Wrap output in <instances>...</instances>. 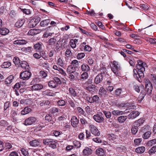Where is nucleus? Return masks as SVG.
Listing matches in <instances>:
<instances>
[{"instance_id":"7c9ffc66","label":"nucleus","mask_w":156,"mask_h":156,"mask_svg":"<svg viewBox=\"0 0 156 156\" xmlns=\"http://www.w3.org/2000/svg\"><path fill=\"white\" fill-rule=\"evenodd\" d=\"M24 22V19L19 20L16 23L15 26L17 27H20L23 25Z\"/></svg>"},{"instance_id":"f704fd0d","label":"nucleus","mask_w":156,"mask_h":156,"mask_svg":"<svg viewBox=\"0 0 156 156\" xmlns=\"http://www.w3.org/2000/svg\"><path fill=\"white\" fill-rule=\"evenodd\" d=\"M21 66V67L25 69H28L29 66L27 65V62L26 61L22 62H20Z\"/></svg>"},{"instance_id":"a211bd4d","label":"nucleus","mask_w":156,"mask_h":156,"mask_svg":"<svg viewBox=\"0 0 156 156\" xmlns=\"http://www.w3.org/2000/svg\"><path fill=\"white\" fill-rule=\"evenodd\" d=\"M96 154L98 156H103L105 154V151L101 148H98L95 151Z\"/></svg>"},{"instance_id":"4be33fe9","label":"nucleus","mask_w":156,"mask_h":156,"mask_svg":"<svg viewBox=\"0 0 156 156\" xmlns=\"http://www.w3.org/2000/svg\"><path fill=\"white\" fill-rule=\"evenodd\" d=\"M78 42V40L77 39H71L70 41V44L71 47L73 48H75L76 46V43Z\"/></svg>"},{"instance_id":"aec40b11","label":"nucleus","mask_w":156,"mask_h":156,"mask_svg":"<svg viewBox=\"0 0 156 156\" xmlns=\"http://www.w3.org/2000/svg\"><path fill=\"white\" fill-rule=\"evenodd\" d=\"M50 21V20L49 19L43 20L40 22V25L42 27H46Z\"/></svg>"},{"instance_id":"603ef678","label":"nucleus","mask_w":156,"mask_h":156,"mask_svg":"<svg viewBox=\"0 0 156 156\" xmlns=\"http://www.w3.org/2000/svg\"><path fill=\"white\" fill-rule=\"evenodd\" d=\"M57 103L58 105L60 106H64L66 105V102L63 100H60L58 101Z\"/></svg>"},{"instance_id":"2f4dec72","label":"nucleus","mask_w":156,"mask_h":156,"mask_svg":"<svg viewBox=\"0 0 156 156\" xmlns=\"http://www.w3.org/2000/svg\"><path fill=\"white\" fill-rule=\"evenodd\" d=\"M81 69L82 71H88L90 70V67L88 66L85 64H83L81 66Z\"/></svg>"},{"instance_id":"69168bd1","label":"nucleus","mask_w":156,"mask_h":156,"mask_svg":"<svg viewBox=\"0 0 156 156\" xmlns=\"http://www.w3.org/2000/svg\"><path fill=\"white\" fill-rule=\"evenodd\" d=\"M40 76L43 78L45 77L47 75V74L44 71H41L40 72Z\"/></svg>"},{"instance_id":"4c0bfd02","label":"nucleus","mask_w":156,"mask_h":156,"mask_svg":"<svg viewBox=\"0 0 156 156\" xmlns=\"http://www.w3.org/2000/svg\"><path fill=\"white\" fill-rule=\"evenodd\" d=\"M112 113L113 115H122L123 114V112L119 110H114L112 112Z\"/></svg>"},{"instance_id":"4d7b16f0","label":"nucleus","mask_w":156,"mask_h":156,"mask_svg":"<svg viewBox=\"0 0 156 156\" xmlns=\"http://www.w3.org/2000/svg\"><path fill=\"white\" fill-rule=\"evenodd\" d=\"M116 139V136L114 134H112L108 135V139L110 140H114Z\"/></svg>"},{"instance_id":"f257e3e1","label":"nucleus","mask_w":156,"mask_h":156,"mask_svg":"<svg viewBox=\"0 0 156 156\" xmlns=\"http://www.w3.org/2000/svg\"><path fill=\"white\" fill-rule=\"evenodd\" d=\"M152 89L151 83L150 82L147 83L145 85V90H142L139 96L138 99V101L140 103L144 98L146 94L145 91L147 92V94H151Z\"/></svg>"},{"instance_id":"72a5a7b5","label":"nucleus","mask_w":156,"mask_h":156,"mask_svg":"<svg viewBox=\"0 0 156 156\" xmlns=\"http://www.w3.org/2000/svg\"><path fill=\"white\" fill-rule=\"evenodd\" d=\"M84 88L87 90L90 91L94 90L95 88V86L94 85L92 84L90 85L87 86V87Z\"/></svg>"},{"instance_id":"49530a36","label":"nucleus","mask_w":156,"mask_h":156,"mask_svg":"<svg viewBox=\"0 0 156 156\" xmlns=\"http://www.w3.org/2000/svg\"><path fill=\"white\" fill-rule=\"evenodd\" d=\"M88 73L87 72H84L81 75L80 77V80H85L88 78Z\"/></svg>"},{"instance_id":"7ed1b4c3","label":"nucleus","mask_w":156,"mask_h":156,"mask_svg":"<svg viewBox=\"0 0 156 156\" xmlns=\"http://www.w3.org/2000/svg\"><path fill=\"white\" fill-rule=\"evenodd\" d=\"M112 71L117 76H119V71L121 68L118 63L116 61H114L110 65Z\"/></svg>"},{"instance_id":"dca6fc26","label":"nucleus","mask_w":156,"mask_h":156,"mask_svg":"<svg viewBox=\"0 0 156 156\" xmlns=\"http://www.w3.org/2000/svg\"><path fill=\"white\" fill-rule=\"evenodd\" d=\"M32 111L31 109L29 107H25L21 112V114L24 115L29 113Z\"/></svg>"},{"instance_id":"473e14b6","label":"nucleus","mask_w":156,"mask_h":156,"mask_svg":"<svg viewBox=\"0 0 156 156\" xmlns=\"http://www.w3.org/2000/svg\"><path fill=\"white\" fill-rule=\"evenodd\" d=\"M144 122V120L143 119H140L135 122V125L137 127H139Z\"/></svg>"},{"instance_id":"c756f323","label":"nucleus","mask_w":156,"mask_h":156,"mask_svg":"<svg viewBox=\"0 0 156 156\" xmlns=\"http://www.w3.org/2000/svg\"><path fill=\"white\" fill-rule=\"evenodd\" d=\"M14 77L13 75H10L7 78L5 81V83L9 84L11 83L12 80L14 79Z\"/></svg>"},{"instance_id":"f03ea898","label":"nucleus","mask_w":156,"mask_h":156,"mask_svg":"<svg viewBox=\"0 0 156 156\" xmlns=\"http://www.w3.org/2000/svg\"><path fill=\"white\" fill-rule=\"evenodd\" d=\"M56 141L52 139L46 138L43 140V143L44 145H49V147L55 149L56 148Z\"/></svg>"},{"instance_id":"338daca9","label":"nucleus","mask_w":156,"mask_h":156,"mask_svg":"<svg viewBox=\"0 0 156 156\" xmlns=\"http://www.w3.org/2000/svg\"><path fill=\"white\" fill-rule=\"evenodd\" d=\"M72 55V53L71 52V51L70 50H69L68 49H67L66 50V52H65V55L67 57H69L71 55Z\"/></svg>"},{"instance_id":"6e6d98bb","label":"nucleus","mask_w":156,"mask_h":156,"mask_svg":"<svg viewBox=\"0 0 156 156\" xmlns=\"http://www.w3.org/2000/svg\"><path fill=\"white\" fill-rule=\"evenodd\" d=\"M73 144L77 148H79L80 147V143L79 141L77 140H74L73 142Z\"/></svg>"},{"instance_id":"423d86ee","label":"nucleus","mask_w":156,"mask_h":156,"mask_svg":"<svg viewBox=\"0 0 156 156\" xmlns=\"http://www.w3.org/2000/svg\"><path fill=\"white\" fill-rule=\"evenodd\" d=\"M93 118L96 122L98 123H101L104 120V119L103 117V114L101 113L94 115Z\"/></svg>"},{"instance_id":"5701e85b","label":"nucleus","mask_w":156,"mask_h":156,"mask_svg":"<svg viewBox=\"0 0 156 156\" xmlns=\"http://www.w3.org/2000/svg\"><path fill=\"white\" fill-rule=\"evenodd\" d=\"M75 68L72 66H69L67 69V72L69 74H72L75 71Z\"/></svg>"},{"instance_id":"13d9d810","label":"nucleus","mask_w":156,"mask_h":156,"mask_svg":"<svg viewBox=\"0 0 156 156\" xmlns=\"http://www.w3.org/2000/svg\"><path fill=\"white\" fill-rule=\"evenodd\" d=\"M13 61L14 63L16 65H18L19 63H20V59L17 57L14 58L13 59Z\"/></svg>"},{"instance_id":"6e6552de","label":"nucleus","mask_w":156,"mask_h":156,"mask_svg":"<svg viewBox=\"0 0 156 156\" xmlns=\"http://www.w3.org/2000/svg\"><path fill=\"white\" fill-rule=\"evenodd\" d=\"M43 88V85L41 84L34 85L31 87V89L32 90L37 91L41 90Z\"/></svg>"},{"instance_id":"412c9836","label":"nucleus","mask_w":156,"mask_h":156,"mask_svg":"<svg viewBox=\"0 0 156 156\" xmlns=\"http://www.w3.org/2000/svg\"><path fill=\"white\" fill-rule=\"evenodd\" d=\"M53 68L55 70L58 71L59 73L62 75H65L66 73L63 70L62 68L59 67L56 65H54L53 66Z\"/></svg>"},{"instance_id":"cd10ccee","label":"nucleus","mask_w":156,"mask_h":156,"mask_svg":"<svg viewBox=\"0 0 156 156\" xmlns=\"http://www.w3.org/2000/svg\"><path fill=\"white\" fill-rule=\"evenodd\" d=\"M69 91L71 96L73 97H76V92L73 88L70 87L69 88Z\"/></svg>"},{"instance_id":"8fccbe9b","label":"nucleus","mask_w":156,"mask_h":156,"mask_svg":"<svg viewBox=\"0 0 156 156\" xmlns=\"http://www.w3.org/2000/svg\"><path fill=\"white\" fill-rule=\"evenodd\" d=\"M53 80L54 81L55 83L57 84V86H58V84H60L62 83V82L60 79L58 77H55L53 78Z\"/></svg>"},{"instance_id":"e433bc0d","label":"nucleus","mask_w":156,"mask_h":156,"mask_svg":"<svg viewBox=\"0 0 156 156\" xmlns=\"http://www.w3.org/2000/svg\"><path fill=\"white\" fill-rule=\"evenodd\" d=\"M56 42V38L53 37L50 39L48 41V43L49 45H54Z\"/></svg>"},{"instance_id":"774afa93","label":"nucleus","mask_w":156,"mask_h":156,"mask_svg":"<svg viewBox=\"0 0 156 156\" xmlns=\"http://www.w3.org/2000/svg\"><path fill=\"white\" fill-rule=\"evenodd\" d=\"M71 64L73 66H77L79 65V63L77 60H74L72 62Z\"/></svg>"},{"instance_id":"bf43d9fd","label":"nucleus","mask_w":156,"mask_h":156,"mask_svg":"<svg viewBox=\"0 0 156 156\" xmlns=\"http://www.w3.org/2000/svg\"><path fill=\"white\" fill-rule=\"evenodd\" d=\"M100 71L101 73L100 74H101L104 76V75H105L107 74L106 72V69L105 67H102L100 69Z\"/></svg>"},{"instance_id":"ddd939ff","label":"nucleus","mask_w":156,"mask_h":156,"mask_svg":"<svg viewBox=\"0 0 156 156\" xmlns=\"http://www.w3.org/2000/svg\"><path fill=\"white\" fill-rule=\"evenodd\" d=\"M103 76L101 74H99L97 75L94 80L95 83L98 84L101 83L103 80Z\"/></svg>"},{"instance_id":"37998d69","label":"nucleus","mask_w":156,"mask_h":156,"mask_svg":"<svg viewBox=\"0 0 156 156\" xmlns=\"http://www.w3.org/2000/svg\"><path fill=\"white\" fill-rule=\"evenodd\" d=\"M138 127L136 126H133L131 129V131L132 133L133 134H136L138 131Z\"/></svg>"},{"instance_id":"09e8293b","label":"nucleus","mask_w":156,"mask_h":156,"mask_svg":"<svg viewBox=\"0 0 156 156\" xmlns=\"http://www.w3.org/2000/svg\"><path fill=\"white\" fill-rule=\"evenodd\" d=\"M39 30V29H31L28 33V34L29 35L33 36L37 34V33L35 32V31H37V30Z\"/></svg>"},{"instance_id":"20e7f679","label":"nucleus","mask_w":156,"mask_h":156,"mask_svg":"<svg viewBox=\"0 0 156 156\" xmlns=\"http://www.w3.org/2000/svg\"><path fill=\"white\" fill-rule=\"evenodd\" d=\"M31 75V73L30 72L25 71L20 73V77L21 79L26 80H28L30 78Z\"/></svg>"},{"instance_id":"5fc2aeb1","label":"nucleus","mask_w":156,"mask_h":156,"mask_svg":"<svg viewBox=\"0 0 156 156\" xmlns=\"http://www.w3.org/2000/svg\"><path fill=\"white\" fill-rule=\"evenodd\" d=\"M103 113L105 115L106 117L108 118H110L111 116V113L109 112H107L105 111H103Z\"/></svg>"},{"instance_id":"6ab92c4d","label":"nucleus","mask_w":156,"mask_h":156,"mask_svg":"<svg viewBox=\"0 0 156 156\" xmlns=\"http://www.w3.org/2000/svg\"><path fill=\"white\" fill-rule=\"evenodd\" d=\"M42 45L41 43H37L34 44V48L36 51H40L42 49Z\"/></svg>"},{"instance_id":"f8f14e48","label":"nucleus","mask_w":156,"mask_h":156,"mask_svg":"<svg viewBox=\"0 0 156 156\" xmlns=\"http://www.w3.org/2000/svg\"><path fill=\"white\" fill-rule=\"evenodd\" d=\"M27 43V41L24 40H17L14 41L13 43L14 44L20 45H24L26 44Z\"/></svg>"},{"instance_id":"393cba45","label":"nucleus","mask_w":156,"mask_h":156,"mask_svg":"<svg viewBox=\"0 0 156 156\" xmlns=\"http://www.w3.org/2000/svg\"><path fill=\"white\" fill-rule=\"evenodd\" d=\"M9 32V30L6 28L2 27L0 29V33L2 35H6Z\"/></svg>"},{"instance_id":"2eb2a0df","label":"nucleus","mask_w":156,"mask_h":156,"mask_svg":"<svg viewBox=\"0 0 156 156\" xmlns=\"http://www.w3.org/2000/svg\"><path fill=\"white\" fill-rule=\"evenodd\" d=\"M92 150L90 148L86 147L83 150V153L85 155H89L92 154Z\"/></svg>"},{"instance_id":"ea45409f","label":"nucleus","mask_w":156,"mask_h":156,"mask_svg":"<svg viewBox=\"0 0 156 156\" xmlns=\"http://www.w3.org/2000/svg\"><path fill=\"white\" fill-rule=\"evenodd\" d=\"M127 119L126 116H121L119 117L118 118V121L120 122H123Z\"/></svg>"},{"instance_id":"4468645a","label":"nucleus","mask_w":156,"mask_h":156,"mask_svg":"<svg viewBox=\"0 0 156 156\" xmlns=\"http://www.w3.org/2000/svg\"><path fill=\"white\" fill-rule=\"evenodd\" d=\"M30 145L33 147H37L40 146V143L36 140L31 141L29 143Z\"/></svg>"},{"instance_id":"a19ab883","label":"nucleus","mask_w":156,"mask_h":156,"mask_svg":"<svg viewBox=\"0 0 156 156\" xmlns=\"http://www.w3.org/2000/svg\"><path fill=\"white\" fill-rule=\"evenodd\" d=\"M48 85L49 87L52 88H55L57 86V84L55 83L53 80L49 81L48 83Z\"/></svg>"},{"instance_id":"1a4fd4ad","label":"nucleus","mask_w":156,"mask_h":156,"mask_svg":"<svg viewBox=\"0 0 156 156\" xmlns=\"http://www.w3.org/2000/svg\"><path fill=\"white\" fill-rule=\"evenodd\" d=\"M137 69H138V76L140 78H143L144 76V72L145 71V68H140V66H137Z\"/></svg>"},{"instance_id":"c85d7f7f","label":"nucleus","mask_w":156,"mask_h":156,"mask_svg":"<svg viewBox=\"0 0 156 156\" xmlns=\"http://www.w3.org/2000/svg\"><path fill=\"white\" fill-rule=\"evenodd\" d=\"M107 91L103 87L100 88L99 90V94L101 96H104L106 94Z\"/></svg>"},{"instance_id":"a18cd8bd","label":"nucleus","mask_w":156,"mask_h":156,"mask_svg":"<svg viewBox=\"0 0 156 156\" xmlns=\"http://www.w3.org/2000/svg\"><path fill=\"white\" fill-rule=\"evenodd\" d=\"M34 22L33 20H31L28 24V27L30 28H33L35 27L37 25Z\"/></svg>"},{"instance_id":"9d476101","label":"nucleus","mask_w":156,"mask_h":156,"mask_svg":"<svg viewBox=\"0 0 156 156\" xmlns=\"http://www.w3.org/2000/svg\"><path fill=\"white\" fill-rule=\"evenodd\" d=\"M139 112L137 111H133L132 112L128 115L129 119H133L138 116Z\"/></svg>"},{"instance_id":"de8ad7c7","label":"nucleus","mask_w":156,"mask_h":156,"mask_svg":"<svg viewBox=\"0 0 156 156\" xmlns=\"http://www.w3.org/2000/svg\"><path fill=\"white\" fill-rule=\"evenodd\" d=\"M156 143V139H154L148 141L147 143V145L148 146H151Z\"/></svg>"},{"instance_id":"b1692460","label":"nucleus","mask_w":156,"mask_h":156,"mask_svg":"<svg viewBox=\"0 0 156 156\" xmlns=\"http://www.w3.org/2000/svg\"><path fill=\"white\" fill-rule=\"evenodd\" d=\"M145 147L142 146L137 148L136 149L135 151L137 153L141 154L143 153L145 151Z\"/></svg>"},{"instance_id":"c9c22d12","label":"nucleus","mask_w":156,"mask_h":156,"mask_svg":"<svg viewBox=\"0 0 156 156\" xmlns=\"http://www.w3.org/2000/svg\"><path fill=\"white\" fill-rule=\"evenodd\" d=\"M11 65V63L9 61H7L4 62L1 65V67L3 68H6L9 67Z\"/></svg>"},{"instance_id":"864d4df0","label":"nucleus","mask_w":156,"mask_h":156,"mask_svg":"<svg viewBox=\"0 0 156 156\" xmlns=\"http://www.w3.org/2000/svg\"><path fill=\"white\" fill-rule=\"evenodd\" d=\"M21 11L24 13L27 14L29 15L31 14V12L30 11V10L28 9H21Z\"/></svg>"},{"instance_id":"052dcab7","label":"nucleus","mask_w":156,"mask_h":156,"mask_svg":"<svg viewBox=\"0 0 156 156\" xmlns=\"http://www.w3.org/2000/svg\"><path fill=\"white\" fill-rule=\"evenodd\" d=\"M59 110L58 108L55 107L52 108L50 109V111L52 113H55L58 112Z\"/></svg>"},{"instance_id":"0eeeda50","label":"nucleus","mask_w":156,"mask_h":156,"mask_svg":"<svg viewBox=\"0 0 156 156\" xmlns=\"http://www.w3.org/2000/svg\"><path fill=\"white\" fill-rule=\"evenodd\" d=\"M91 133L95 136H99L100 135L99 130L97 128L93 125L90 126Z\"/></svg>"},{"instance_id":"680f3d73","label":"nucleus","mask_w":156,"mask_h":156,"mask_svg":"<svg viewBox=\"0 0 156 156\" xmlns=\"http://www.w3.org/2000/svg\"><path fill=\"white\" fill-rule=\"evenodd\" d=\"M22 154L25 156H28V151L24 148H22L21 149Z\"/></svg>"},{"instance_id":"39448f33","label":"nucleus","mask_w":156,"mask_h":156,"mask_svg":"<svg viewBox=\"0 0 156 156\" xmlns=\"http://www.w3.org/2000/svg\"><path fill=\"white\" fill-rule=\"evenodd\" d=\"M37 120L36 118L34 117H30L25 120L23 124L26 126L30 125L35 124Z\"/></svg>"},{"instance_id":"58836bf2","label":"nucleus","mask_w":156,"mask_h":156,"mask_svg":"<svg viewBox=\"0 0 156 156\" xmlns=\"http://www.w3.org/2000/svg\"><path fill=\"white\" fill-rule=\"evenodd\" d=\"M151 132L150 131H148L144 133L142 137L144 139H148L151 136Z\"/></svg>"},{"instance_id":"a878e982","label":"nucleus","mask_w":156,"mask_h":156,"mask_svg":"<svg viewBox=\"0 0 156 156\" xmlns=\"http://www.w3.org/2000/svg\"><path fill=\"white\" fill-rule=\"evenodd\" d=\"M33 48L31 47H23L21 49V50L25 53L30 52L32 51Z\"/></svg>"},{"instance_id":"0e129e2a","label":"nucleus","mask_w":156,"mask_h":156,"mask_svg":"<svg viewBox=\"0 0 156 156\" xmlns=\"http://www.w3.org/2000/svg\"><path fill=\"white\" fill-rule=\"evenodd\" d=\"M9 14L12 17H14L16 16V13L15 11L12 10L10 11Z\"/></svg>"},{"instance_id":"3c124183","label":"nucleus","mask_w":156,"mask_h":156,"mask_svg":"<svg viewBox=\"0 0 156 156\" xmlns=\"http://www.w3.org/2000/svg\"><path fill=\"white\" fill-rule=\"evenodd\" d=\"M156 152V145L154 146L151 149L148 151L149 154L154 153Z\"/></svg>"},{"instance_id":"e2e57ef3","label":"nucleus","mask_w":156,"mask_h":156,"mask_svg":"<svg viewBox=\"0 0 156 156\" xmlns=\"http://www.w3.org/2000/svg\"><path fill=\"white\" fill-rule=\"evenodd\" d=\"M85 56V54L83 53H78L77 55V58L78 59H80L83 58Z\"/></svg>"},{"instance_id":"79ce46f5","label":"nucleus","mask_w":156,"mask_h":156,"mask_svg":"<svg viewBox=\"0 0 156 156\" xmlns=\"http://www.w3.org/2000/svg\"><path fill=\"white\" fill-rule=\"evenodd\" d=\"M93 82L92 79H89L86 81L83 84L84 87H85L88 86L92 84Z\"/></svg>"},{"instance_id":"9b49d317","label":"nucleus","mask_w":156,"mask_h":156,"mask_svg":"<svg viewBox=\"0 0 156 156\" xmlns=\"http://www.w3.org/2000/svg\"><path fill=\"white\" fill-rule=\"evenodd\" d=\"M71 122L72 126L73 127H76L79 123V120L76 117L73 116L71 119Z\"/></svg>"},{"instance_id":"c03bdc74","label":"nucleus","mask_w":156,"mask_h":156,"mask_svg":"<svg viewBox=\"0 0 156 156\" xmlns=\"http://www.w3.org/2000/svg\"><path fill=\"white\" fill-rule=\"evenodd\" d=\"M57 64L62 67H63L64 65L63 61L60 57H59L57 60Z\"/></svg>"},{"instance_id":"f3484780","label":"nucleus","mask_w":156,"mask_h":156,"mask_svg":"<svg viewBox=\"0 0 156 156\" xmlns=\"http://www.w3.org/2000/svg\"><path fill=\"white\" fill-rule=\"evenodd\" d=\"M43 94L45 95L51 96H54L55 95V93H57L56 92L55 93H54L53 92L50 91V90H46L43 92Z\"/></svg>"},{"instance_id":"bb28decb","label":"nucleus","mask_w":156,"mask_h":156,"mask_svg":"<svg viewBox=\"0 0 156 156\" xmlns=\"http://www.w3.org/2000/svg\"><path fill=\"white\" fill-rule=\"evenodd\" d=\"M92 103L95 104L99 103L100 102V99L99 97L97 95L94 96L92 98Z\"/></svg>"}]
</instances>
